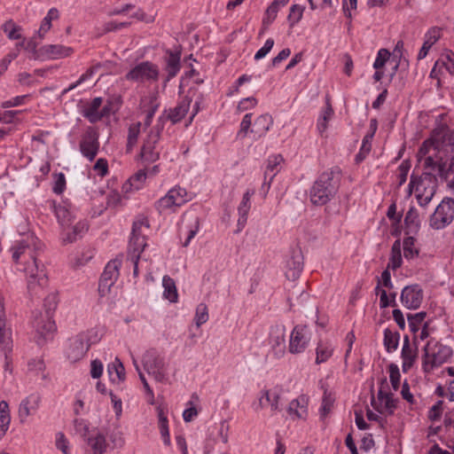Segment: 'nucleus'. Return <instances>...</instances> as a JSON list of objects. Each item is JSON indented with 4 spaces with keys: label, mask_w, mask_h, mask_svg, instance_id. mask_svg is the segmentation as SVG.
<instances>
[{
    "label": "nucleus",
    "mask_w": 454,
    "mask_h": 454,
    "mask_svg": "<svg viewBox=\"0 0 454 454\" xmlns=\"http://www.w3.org/2000/svg\"><path fill=\"white\" fill-rule=\"evenodd\" d=\"M10 252L17 270L27 276L28 292L37 295L48 282L45 267L41 260L44 252L43 243L33 233H27L13 243Z\"/></svg>",
    "instance_id": "obj_1"
},
{
    "label": "nucleus",
    "mask_w": 454,
    "mask_h": 454,
    "mask_svg": "<svg viewBox=\"0 0 454 454\" xmlns=\"http://www.w3.org/2000/svg\"><path fill=\"white\" fill-rule=\"evenodd\" d=\"M342 173L339 167L329 168L317 177L309 191L312 204L324 206L334 198L339 191Z\"/></svg>",
    "instance_id": "obj_2"
},
{
    "label": "nucleus",
    "mask_w": 454,
    "mask_h": 454,
    "mask_svg": "<svg viewBox=\"0 0 454 454\" xmlns=\"http://www.w3.org/2000/svg\"><path fill=\"white\" fill-rule=\"evenodd\" d=\"M99 340L97 331L94 329L82 332L68 340L67 349V358L74 363L84 357L90 347Z\"/></svg>",
    "instance_id": "obj_3"
},
{
    "label": "nucleus",
    "mask_w": 454,
    "mask_h": 454,
    "mask_svg": "<svg viewBox=\"0 0 454 454\" xmlns=\"http://www.w3.org/2000/svg\"><path fill=\"white\" fill-rule=\"evenodd\" d=\"M192 200L186 189L180 185L172 187L154 203V208L160 214H171Z\"/></svg>",
    "instance_id": "obj_4"
},
{
    "label": "nucleus",
    "mask_w": 454,
    "mask_h": 454,
    "mask_svg": "<svg viewBox=\"0 0 454 454\" xmlns=\"http://www.w3.org/2000/svg\"><path fill=\"white\" fill-rule=\"evenodd\" d=\"M452 349L438 342L428 341L424 348L422 367L425 372H430L434 367L440 366L451 356Z\"/></svg>",
    "instance_id": "obj_5"
},
{
    "label": "nucleus",
    "mask_w": 454,
    "mask_h": 454,
    "mask_svg": "<svg viewBox=\"0 0 454 454\" xmlns=\"http://www.w3.org/2000/svg\"><path fill=\"white\" fill-rule=\"evenodd\" d=\"M143 365L146 372L157 382L167 383L168 381V364L164 356L156 350L151 349L145 352L143 356Z\"/></svg>",
    "instance_id": "obj_6"
},
{
    "label": "nucleus",
    "mask_w": 454,
    "mask_h": 454,
    "mask_svg": "<svg viewBox=\"0 0 454 454\" xmlns=\"http://www.w3.org/2000/svg\"><path fill=\"white\" fill-rule=\"evenodd\" d=\"M163 128L164 119L160 116L157 124L150 130L141 148L140 157L144 161L153 163L160 159V152L157 149V144Z\"/></svg>",
    "instance_id": "obj_7"
},
{
    "label": "nucleus",
    "mask_w": 454,
    "mask_h": 454,
    "mask_svg": "<svg viewBox=\"0 0 454 454\" xmlns=\"http://www.w3.org/2000/svg\"><path fill=\"white\" fill-rule=\"evenodd\" d=\"M160 70L156 64L143 61L132 67L126 74L125 79L137 83H151L158 81Z\"/></svg>",
    "instance_id": "obj_8"
},
{
    "label": "nucleus",
    "mask_w": 454,
    "mask_h": 454,
    "mask_svg": "<svg viewBox=\"0 0 454 454\" xmlns=\"http://www.w3.org/2000/svg\"><path fill=\"white\" fill-rule=\"evenodd\" d=\"M454 219V199L446 197L436 207L430 216L429 225L434 230H442L450 225Z\"/></svg>",
    "instance_id": "obj_9"
},
{
    "label": "nucleus",
    "mask_w": 454,
    "mask_h": 454,
    "mask_svg": "<svg viewBox=\"0 0 454 454\" xmlns=\"http://www.w3.org/2000/svg\"><path fill=\"white\" fill-rule=\"evenodd\" d=\"M149 228V223L146 218L137 219L133 223L131 237L129 244V256L137 255L140 257L146 246L145 236L142 232V228Z\"/></svg>",
    "instance_id": "obj_10"
},
{
    "label": "nucleus",
    "mask_w": 454,
    "mask_h": 454,
    "mask_svg": "<svg viewBox=\"0 0 454 454\" xmlns=\"http://www.w3.org/2000/svg\"><path fill=\"white\" fill-rule=\"evenodd\" d=\"M32 324L35 331V339L38 345H43L56 329L55 322L48 315L42 313L35 315Z\"/></svg>",
    "instance_id": "obj_11"
},
{
    "label": "nucleus",
    "mask_w": 454,
    "mask_h": 454,
    "mask_svg": "<svg viewBox=\"0 0 454 454\" xmlns=\"http://www.w3.org/2000/svg\"><path fill=\"white\" fill-rule=\"evenodd\" d=\"M311 339V333L306 325H297L294 327L289 340L288 349L292 354L305 351Z\"/></svg>",
    "instance_id": "obj_12"
},
{
    "label": "nucleus",
    "mask_w": 454,
    "mask_h": 454,
    "mask_svg": "<svg viewBox=\"0 0 454 454\" xmlns=\"http://www.w3.org/2000/svg\"><path fill=\"white\" fill-rule=\"evenodd\" d=\"M99 150L98 133L93 127H88L80 141V152L90 161L94 160Z\"/></svg>",
    "instance_id": "obj_13"
},
{
    "label": "nucleus",
    "mask_w": 454,
    "mask_h": 454,
    "mask_svg": "<svg viewBox=\"0 0 454 454\" xmlns=\"http://www.w3.org/2000/svg\"><path fill=\"white\" fill-rule=\"evenodd\" d=\"M121 265V261L118 258L110 261L106 265L98 285V292L101 296L106 295L117 280Z\"/></svg>",
    "instance_id": "obj_14"
},
{
    "label": "nucleus",
    "mask_w": 454,
    "mask_h": 454,
    "mask_svg": "<svg viewBox=\"0 0 454 454\" xmlns=\"http://www.w3.org/2000/svg\"><path fill=\"white\" fill-rule=\"evenodd\" d=\"M42 396L39 393H32L25 397L20 403L18 417L20 423H25L29 416L35 414L40 408Z\"/></svg>",
    "instance_id": "obj_15"
},
{
    "label": "nucleus",
    "mask_w": 454,
    "mask_h": 454,
    "mask_svg": "<svg viewBox=\"0 0 454 454\" xmlns=\"http://www.w3.org/2000/svg\"><path fill=\"white\" fill-rule=\"evenodd\" d=\"M401 302L409 309H417L420 307L423 301V290L415 284L405 286L401 293Z\"/></svg>",
    "instance_id": "obj_16"
},
{
    "label": "nucleus",
    "mask_w": 454,
    "mask_h": 454,
    "mask_svg": "<svg viewBox=\"0 0 454 454\" xmlns=\"http://www.w3.org/2000/svg\"><path fill=\"white\" fill-rule=\"evenodd\" d=\"M74 52L73 48L62 44H45L39 48L36 57L41 60L59 59L69 57Z\"/></svg>",
    "instance_id": "obj_17"
},
{
    "label": "nucleus",
    "mask_w": 454,
    "mask_h": 454,
    "mask_svg": "<svg viewBox=\"0 0 454 454\" xmlns=\"http://www.w3.org/2000/svg\"><path fill=\"white\" fill-rule=\"evenodd\" d=\"M383 385H387V380L384 379L381 381V387L378 393V400L372 399V405L380 413L387 412L392 414L395 408V400L393 398V395L383 391Z\"/></svg>",
    "instance_id": "obj_18"
},
{
    "label": "nucleus",
    "mask_w": 454,
    "mask_h": 454,
    "mask_svg": "<svg viewBox=\"0 0 454 454\" xmlns=\"http://www.w3.org/2000/svg\"><path fill=\"white\" fill-rule=\"evenodd\" d=\"M438 143L434 139H427L423 142L419 150V155L425 158L424 165L427 168L435 169L440 166L438 160L434 159Z\"/></svg>",
    "instance_id": "obj_19"
},
{
    "label": "nucleus",
    "mask_w": 454,
    "mask_h": 454,
    "mask_svg": "<svg viewBox=\"0 0 454 454\" xmlns=\"http://www.w3.org/2000/svg\"><path fill=\"white\" fill-rule=\"evenodd\" d=\"M303 269V256L301 252H294L286 263L285 275L287 279H298Z\"/></svg>",
    "instance_id": "obj_20"
},
{
    "label": "nucleus",
    "mask_w": 454,
    "mask_h": 454,
    "mask_svg": "<svg viewBox=\"0 0 454 454\" xmlns=\"http://www.w3.org/2000/svg\"><path fill=\"white\" fill-rule=\"evenodd\" d=\"M12 349V330L7 326L4 309L0 307V351H3L6 356Z\"/></svg>",
    "instance_id": "obj_21"
},
{
    "label": "nucleus",
    "mask_w": 454,
    "mask_h": 454,
    "mask_svg": "<svg viewBox=\"0 0 454 454\" xmlns=\"http://www.w3.org/2000/svg\"><path fill=\"white\" fill-rule=\"evenodd\" d=\"M102 102V98H95L82 110V116L85 117L90 123H96L97 121H100L106 114V108H104L102 111H99Z\"/></svg>",
    "instance_id": "obj_22"
},
{
    "label": "nucleus",
    "mask_w": 454,
    "mask_h": 454,
    "mask_svg": "<svg viewBox=\"0 0 454 454\" xmlns=\"http://www.w3.org/2000/svg\"><path fill=\"white\" fill-rule=\"evenodd\" d=\"M254 193L255 191L254 189H247V192L243 194L242 200L238 207V227L239 231L245 227L247 222L248 213L251 208V198L254 195Z\"/></svg>",
    "instance_id": "obj_23"
},
{
    "label": "nucleus",
    "mask_w": 454,
    "mask_h": 454,
    "mask_svg": "<svg viewBox=\"0 0 454 454\" xmlns=\"http://www.w3.org/2000/svg\"><path fill=\"white\" fill-rule=\"evenodd\" d=\"M287 412L292 419H305L308 416V399L301 395L290 402Z\"/></svg>",
    "instance_id": "obj_24"
},
{
    "label": "nucleus",
    "mask_w": 454,
    "mask_h": 454,
    "mask_svg": "<svg viewBox=\"0 0 454 454\" xmlns=\"http://www.w3.org/2000/svg\"><path fill=\"white\" fill-rule=\"evenodd\" d=\"M272 124L273 120L270 114H264L258 116L254 120L253 127L250 129V132L253 134L254 140H257L264 137Z\"/></svg>",
    "instance_id": "obj_25"
},
{
    "label": "nucleus",
    "mask_w": 454,
    "mask_h": 454,
    "mask_svg": "<svg viewBox=\"0 0 454 454\" xmlns=\"http://www.w3.org/2000/svg\"><path fill=\"white\" fill-rule=\"evenodd\" d=\"M192 101V98L185 96L174 108L169 109L166 118L173 124L179 122L188 113Z\"/></svg>",
    "instance_id": "obj_26"
},
{
    "label": "nucleus",
    "mask_w": 454,
    "mask_h": 454,
    "mask_svg": "<svg viewBox=\"0 0 454 454\" xmlns=\"http://www.w3.org/2000/svg\"><path fill=\"white\" fill-rule=\"evenodd\" d=\"M168 57L166 58V67L165 71L167 72V77L164 82V86L174 78L178 72L180 71V59L181 53L179 51L174 52L172 51H168Z\"/></svg>",
    "instance_id": "obj_27"
},
{
    "label": "nucleus",
    "mask_w": 454,
    "mask_h": 454,
    "mask_svg": "<svg viewBox=\"0 0 454 454\" xmlns=\"http://www.w3.org/2000/svg\"><path fill=\"white\" fill-rule=\"evenodd\" d=\"M401 356L403 359V372H407L412 367L417 357V348L411 347L410 339L407 335L403 338Z\"/></svg>",
    "instance_id": "obj_28"
},
{
    "label": "nucleus",
    "mask_w": 454,
    "mask_h": 454,
    "mask_svg": "<svg viewBox=\"0 0 454 454\" xmlns=\"http://www.w3.org/2000/svg\"><path fill=\"white\" fill-rule=\"evenodd\" d=\"M334 347L329 340H319L316 348V364L325 363L333 356Z\"/></svg>",
    "instance_id": "obj_29"
},
{
    "label": "nucleus",
    "mask_w": 454,
    "mask_h": 454,
    "mask_svg": "<svg viewBox=\"0 0 454 454\" xmlns=\"http://www.w3.org/2000/svg\"><path fill=\"white\" fill-rule=\"evenodd\" d=\"M107 372L111 382L114 384H120L125 380V369L118 358L108 364Z\"/></svg>",
    "instance_id": "obj_30"
},
{
    "label": "nucleus",
    "mask_w": 454,
    "mask_h": 454,
    "mask_svg": "<svg viewBox=\"0 0 454 454\" xmlns=\"http://www.w3.org/2000/svg\"><path fill=\"white\" fill-rule=\"evenodd\" d=\"M279 399L280 395L277 389L263 390L262 392V396L259 399V403L262 408L264 407L265 400V402L270 405L271 410L273 411H277L280 410Z\"/></svg>",
    "instance_id": "obj_31"
},
{
    "label": "nucleus",
    "mask_w": 454,
    "mask_h": 454,
    "mask_svg": "<svg viewBox=\"0 0 454 454\" xmlns=\"http://www.w3.org/2000/svg\"><path fill=\"white\" fill-rule=\"evenodd\" d=\"M146 180V172L145 169H140L123 184L122 190L126 192L129 191H137L141 189Z\"/></svg>",
    "instance_id": "obj_32"
},
{
    "label": "nucleus",
    "mask_w": 454,
    "mask_h": 454,
    "mask_svg": "<svg viewBox=\"0 0 454 454\" xmlns=\"http://www.w3.org/2000/svg\"><path fill=\"white\" fill-rule=\"evenodd\" d=\"M87 442L94 454H104L106 452L107 443L103 434L97 432L89 436Z\"/></svg>",
    "instance_id": "obj_33"
},
{
    "label": "nucleus",
    "mask_w": 454,
    "mask_h": 454,
    "mask_svg": "<svg viewBox=\"0 0 454 454\" xmlns=\"http://www.w3.org/2000/svg\"><path fill=\"white\" fill-rule=\"evenodd\" d=\"M402 262L403 259L401 252V242L399 239H397L392 245L391 254L387 268L395 270L396 269L401 267Z\"/></svg>",
    "instance_id": "obj_34"
},
{
    "label": "nucleus",
    "mask_w": 454,
    "mask_h": 454,
    "mask_svg": "<svg viewBox=\"0 0 454 454\" xmlns=\"http://www.w3.org/2000/svg\"><path fill=\"white\" fill-rule=\"evenodd\" d=\"M400 334L387 328L384 330V347L388 353L395 351L398 348Z\"/></svg>",
    "instance_id": "obj_35"
},
{
    "label": "nucleus",
    "mask_w": 454,
    "mask_h": 454,
    "mask_svg": "<svg viewBox=\"0 0 454 454\" xmlns=\"http://www.w3.org/2000/svg\"><path fill=\"white\" fill-rule=\"evenodd\" d=\"M11 422V415L7 402H0V439L6 434Z\"/></svg>",
    "instance_id": "obj_36"
},
{
    "label": "nucleus",
    "mask_w": 454,
    "mask_h": 454,
    "mask_svg": "<svg viewBox=\"0 0 454 454\" xmlns=\"http://www.w3.org/2000/svg\"><path fill=\"white\" fill-rule=\"evenodd\" d=\"M164 287L163 295L171 302H176L178 298L175 281L169 276H164L162 278Z\"/></svg>",
    "instance_id": "obj_37"
},
{
    "label": "nucleus",
    "mask_w": 454,
    "mask_h": 454,
    "mask_svg": "<svg viewBox=\"0 0 454 454\" xmlns=\"http://www.w3.org/2000/svg\"><path fill=\"white\" fill-rule=\"evenodd\" d=\"M333 115V109L329 102L326 103V106L325 109L323 110L322 114H320L317 123V129L320 135H323L328 127V121L331 120V118Z\"/></svg>",
    "instance_id": "obj_38"
},
{
    "label": "nucleus",
    "mask_w": 454,
    "mask_h": 454,
    "mask_svg": "<svg viewBox=\"0 0 454 454\" xmlns=\"http://www.w3.org/2000/svg\"><path fill=\"white\" fill-rule=\"evenodd\" d=\"M88 231V224L86 222L80 221L76 223L73 227L72 231L67 233V237L64 238V241L73 243L82 236Z\"/></svg>",
    "instance_id": "obj_39"
},
{
    "label": "nucleus",
    "mask_w": 454,
    "mask_h": 454,
    "mask_svg": "<svg viewBox=\"0 0 454 454\" xmlns=\"http://www.w3.org/2000/svg\"><path fill=\"white\" fill-rule=\"evenodd\" d=\"M55 215L58 218L59 223L62 226H68L74 221V215L70 209H68L66 206H55Z\"/></svg>",
    "instance_id": "obj_40"
},
{
    "label": "nucleus",
    "mask_w": 454,
    "mask_h": 454,
    "mask_svg": "<svg viewBox=\"0 0 454 454\" xmlns=\"http://www.w3.org/2000/svg\"><path fill=\"white\" fill-rule=\"evenodd\" d=\"M141 122H136L129 127L127 137V151L131 152L133 147L137 145L138 137L141 132Z\"/></svg>",
    "instance_id": "obj_41"
},
{
    "label": "nucleus",
    "mask_w": 454,
    "mask_h": 454,
    "mask_svg": "<svg viewBox=\"0 0 454 454\" xmlns=\"http://www.w3.org/2000/svg\"><path fill=\"white\" fill-rule=\"evenodd\" d=\"M2 30L6 34L7 37L11 40H18L21 38V27L17 25L12 20L5 21L2 27Z\"/></svg>",
    "instance_id": "obj_42"
},
{
    "label": "nucleus",
    "mask_w": 454,
    "mask_h": 454,
    "mask_svg": "<svg viewBox=\"0 0 454 454\" xmlns=\"http://www.w3.org/2000/svg\"><path fill=\"white\" fill-rule=\"evenodd\" d=\"M285 327L275 326L270 332V343L273 348H285Z\"/></svg>",
    "instance_id": "obj_43"
},
{
    "label": "nucleus",
    "mask_w": 454,
    "mask_h": 454,
    "mask_svg": "<svg viewBox=\"0 0 454 454\" xmlns=\"http://www.w3.org/2000/svg\"><path fill=\"white\" fill-rule=\"evenodd\" d=\"M443 35V28L440 27H432L424 35V42L430 46H434Z\"/></svg>",
    "instance_id": "obj_44"
},
{
    "label": "nucleus",
    "mask_w": 454,
    "mask_h": 454,
    "mask_svg": "<svg viewBox=\"0 0 454 454\" xmlns=\"http://www.w3.org/2000/svg\"><path fill=\"white\" fill-rule=\"evenodd\" d=\"M334 401V396L325 389L324 391L322 404L320 408L321 418H325L331 412Z\"/></svg>",
    "instance_id": "obj_45"
},
{
    "label": "nucleus",
    "mask_w": 454,
    "mask_h": 454,
    "mask_svg": "<svg viewBox=\"0 0 454 454\" xmlns=\"http://www.w3.org/2000/svg\"><path fill=\"white\" fill-rule=\"evenodd\" d=\"M160 106L157 97L153 95L149 98L148 108L145 110V126L149 127L153 121V116Z\"/></svg>",
    "instance_id": "obj_46"
},
{
    "label": "nucleus",
    "mask_w": 454,
    "mask_h": 454,
    "mask_svg": "<svg viewBox=\"0 0 454 454\" xmlns=\"http://www.w3.org/2000/svg\"><path fill=\"white\" fill-rule=\"evenodd\" d=\"M441 63L442 69L444 68L451 75H454V52L452 51H446L438 59Z\"/></svg>",
    "instance_id": "obj_47"
},
{
    "label": "nucleus",
    "mask_w": 454,
    "mask_h": 454,
    "mask_svg": "<svg viewBox=\"0 0 454 454\" xmlns=\"http://www.w3.org/2000/svg\"><path fill=\"white\" fill-rule=\"evenodd\" d=\"M403 255L406 259H413L418 256L419 250L415 247V239L407 237L403 239Z\"/></svg>",
    "instance_id": "obj_48"
},
{
    "label": "nucleus",
    "mask_w": 454,
    "mask_h": 454,
    "mask_svg": "<svg viewBox=\"0 0 454 454\" xmlns=\"http://www.w3.org/2000/svg\"><path fill=\"white\" fill-rule=\"evenodd\" d=\"M159 428L160 435L163 439V442L165 445L170 444V436L168 431V422L167 417L164 415L162 411L159 412Z\"/></svg>",
    "instance_id": "obj_49"
},
{
    "label": "nucleus",
    "mask_w": 454,
    "mask_h": 454,
    "mask_svg": "<svg viewBox=\"0 0 454 454\" xmlns=\"http://www.w3.org/2000/svg\"><path fill=\"white\" fill-rule=\"evenodd\" d=\"M426 312H419L416 314H408L407 319L411 332L417 333L419 330L420 325L426 317Z\"/></svg>",
    "instance_id": "obj_50"
},
{
    "label": "nucleus",
    "mask_w": 454,
    "mask_h": 454,
    "mask_svg": "<svg viewBox=\"0 0 454 454\" xmlns=\"http://www.w3.org/2000/svg\"><path fill=\"white\" fill-rule=\"evenodd\" d=\"M208 317L207 306L205 303H200L196 308L194 317L197 327H200L201 325L205 324L208 320Z\"/></svg>",
    "instance_id": "obj_51"
},
{
    "label": "nucleus",
    "mask_w": 454,
    "mask_h": 454,
    "mask_svg": "<svg viewBox=\"0 0 454 454\" xmlns=\"http://www.w3.org/2000/svg\"><path fill=\"white\" fill-rule=\"evenodd\" d=\"M279 8L272 3L267 8L264 18L262 20L263 30L267 29V27L275 20Z\"/></svg>",
    "instance_id": "obj_52"
},
{
    "label": "nucleus",
    "mask_w": 454,
    "mask_h": 454,
    "mask_svg": "<svg viewBox=\"0 0 454 454\" xmlns=\"http://www.w3.org/2000/svg\"><path fill=\"white\" fill-rule=\"evenodd\" d=\"M251 125H252V114H245V116L243 117V119L240 122V128H239V130L238 131L237 137L241 138V139L246 137L248 131H250V129H252Z\"/></svg>",
    "instance_id": "obj_53"
},
{
    "label": "nucleus",
    "mask_w": 454,
    "mask_h": 454,
    "mask_svg": "<svg viewBox=\"0 0 454 454\" xmlns=\"http://www.w3.org/2000/svg\"><path fill=\"white\" fill-rule=\"evenodd\" d=\"M404 223L409 228L418 229L419 226V214L414 207H411L406 213Z\"/></svg>",
    "instance_id": "obj_54"
},
{
    "label": "nucleus",
    "mask_w": 454,
    "mask_h": 454,
    "mask_svg": "<svg viewBox=\"0 0 454 454\" xmlns=\"http://www.w3.org/2000/svg\"><path fill=\"white\" fill-rule=\"evenodd\" d=\"M389 378L394 390H397L400 386L401 374L397 365L391 364L388 367Z\"/></svg>",
    "instance_id": "obj_55"
},
{
    "label": "nucleus",
    "mask_w": 454,
    "mask_h": 454,
    "mask_svg": "<svg viewBox=\"0 0 454 454\" xmlns=\"http://www.w3.org/2000/svg\"><path fill=\"white\" fill-rule=\"evenodd\" d=\"M389 57L390 52L387 50L380 49L377 53L376 59L373 63V67L375 69H381L388 60Z\"/></svg>",
    "instance_id": "obj_56"
},
{
    "label": "nucleus",
    "mask_w": 454,
    "mask_h": 454,
    "mask_svg": "<svg viewBox=\"0 0 454 454\" xmlns=\"http://www.w3.org/2000/svg\"><path fill=\"white\" fill-rule=\"evenodd\" d=\"M257 105V99L254 97H248L241 99L237 106V111L239 113H242L247 111L249 109H253Z\"/></svg>",
    "instance_id": "obj_57"
},
{
    "label": "nucleus",
    "mask_w": 454,
    "mask_h": 454,
    "mask_svg": "<svg viewBox=\"0 0 454 454\" xmlns=\"http://www.w3.org/2000/svg\"><path fill=\"white\" fill-rule=\"evenodd\" d=\"M443 402L442 400L437 401L429 410L428 418L432 421L439 420L442 417Z\"/></svg>",
    "instance_id": "obj_58"
},
{
    "label": "nucleus",
    "mask_w": 454,
    "mask_h": 454,
    "mask_svg": "<svg viewBox=\"0 0 454 454\" xmlns=\"http://www.w3.org/2000/svg\"><path fill=\"white\" fill-rule=\"evenodd\" d=\"M66 189V176L63 173L55 175L54 184L52 187L53 192L56 194H61Z\"/></svg>",
    "instance_id": "obj_59"
},
{
    "label": "nucleus",
    "mask_w": 454,
    "mask_h": 454,
    "mask_svg": "<svg viewBox=\"0 0 454 454\" xmlns=\"http://www.w3.org/2000/svg\"><path fill=\"white\" fill-rule=\"evenodd\" d=\"M274 40L272 38H268L264 43V45L259 49L254 54V59L259 60L264 58L273 48Z\"/></svg>",
    "instance_id": "obj_60"
},
{
    "label": "nucleus",
    "mask_w": 454,
    "mask_h": 454,
    "mask_svg": "<svg viewBox=\"0 0 454 454\" xmlns=\"http://www.w3.org/2000/svg\"><path fill=\"white\" fill-rule=\"evenodd\" d=\"M74 430L82 437H86L89 433V426L87 422L82 419H75L74 420Z\"/></svg>",
    "instance_id": "obj_61"
},
{
    "label": "nucleus",
    "mask_w": 454,
    "mask_h": 454,
    "mask_svg": "<svg viewBox=\"0 0 454 454\" xmlns=\"http://www.w3.org/2000/svg\"><path fill=\"white\" fill-rule=\"evenodd\" d=\"M56 447L60 450L63 454H70L68 451V441L61 432H59L56 435Z\"/></svg>",
    "instance_id": "obj_62"
},
{
    "label": "nucleus",
    "mask_w": 454,
    "mask_h": 454,
    "mask_svg": "<svg viewBox=\"0 0 454 454\" xmlns=\"http://www.w3.org/2000/svg\"><path fill=\"white\" fill-rule=\"evenodd\" d=\"M93 169L101 177L106 176L107 175V173H108V163H107V160L106 159L99 158L96 161V163H95V165L93 167Z\"/></svg>",
    "instance_id": "obj_63"
},
{
    "label": "nucleus",
    "mask_w": 454,
    "mask_h": 454,
    "mask_svg": "<svg viewBox=\"0 0 454 454\" xmlns=\"http://www.w3.org/2000/svg\"><path fill=\"white\" fill-rule=\"evenodd\" d=\"M103 373V364L100 360L95 359L90 364V375L93 379H98Z\"/></svg>",
    "instance_id": "obj_64"
}]
</instances>
